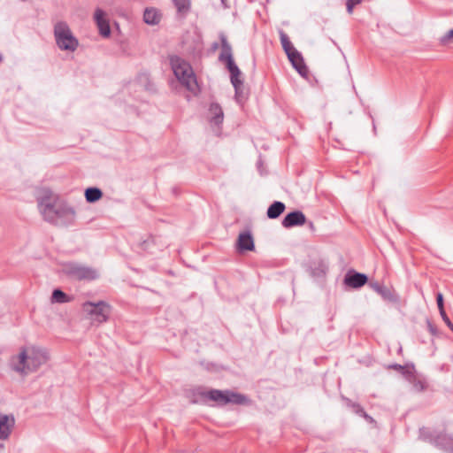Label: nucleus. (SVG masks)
<instances>
[{"label":"nucleus","mask_w":453,"mask_h":453,"mask_svg":"<svg viewBox=\"0 0 453 453\" xmlns=\"http://www.w3.org/2000/svg\"><path fill=\"white\" fill-rule=\"evenodd\" d=\"M49 359L46 350L33 347L27 352L26 348H22L17 357H12L11 365L13 371L20 374L34 372Z\"/></svg>","instance_id":"f257e3e1"},{"label":"nucleus","mask_w":453,"mask_h":453,"mask_svg":"<svg viewBox=\"0 0 453 453\" xmlns=\"http://www.w3.org/2000/svg\"><path fill=\"white\" fill-rule=\"evenodd\" d=\"M170 64L177 80L188 90L196 93L198 89V85L190 65L178 56L171 57Z\"/></svg>","instance_id":"f03ea898"},{"label":"nucleus","mask_w":453,"mask_h":453,"mask_svg":"<svg viewBox=\"0 0 453 453\" xmlns=\"http://www.w3.org/2000/svg\"><path fill=\"white\" fill-rule=\"evenodd\" d=\"M56 44L61 50L73 52L79 46L78 39L73 35L65 21H58L54 25Z\"/></svg>","instance_id":"7ed1b4c3"},{"label":"nucleus","mask_w":453,"mask_h":453,"mask_svg":"<svg viewBox=\"0 0 453 453\" xmlns=\"http://www.w3.org/2000/svg\"><path fill=\"white\" fill-rule=\"evenodd\" d=\"M82 310L93 323L97 324L107 322L111 312V305L104 301L85 302L82 304Z\"/></svg>","instance_id":"20e7f679"},{"label":"nucleus","mask_w":453,"mask_h":453,"mask_svg":"<svg viewBox=\"0 0 453 453\" xmlns=\"http://www.w3.org/2000/svg\"><path fill=\"white\" fill-rule=\"evenodd\" d=\"M206 395L207 402L213 401L219 405H226L227 403L242 405L248 403L249 402V399L246 395L233 392L231 390L222 391L219 389H211Z\"/></svg>","instance_id":"39448f33"},{"label":"nucleus","mask_w":453,"mask_h":453,"mask_svg":"<svg viewBox=\"0 0 453 453\" xmlns=\"http://www.w3.org/2000/svg\"><path fill=\"white\" fill-rule=\"evenodd\" d=\"M65 273L69 278L76 280H94L98 278L95 269L75 263L67 264Z\"/></svg>","instance_id":"423d86ee"},{"label":"nucleus","mask_w":453,"mask_h":453,"mask_svg":"<svg viewBox=\"0 0 453 453\" xmlns=\"http://www.w3.org/2000/svg\"><path fill=\"white\" fill-rule=\"evenodd\" d=\"M221 51L219 55V61L225 65L229 73L240 71L233 58V50L227 41L226 36L221 33L219 35Z\"/></svg>","instance_id":"0eeeda50"},{"label":"nucleus","mask_w":453,"mask_h":453,"mask_svg":"<svg viewBox=\"0 0 453 453\" xmlns=\"http://www.w3.org/2000/svg\"><path fill=\"white\" fill-rule=\"evenodd\" d=\"M54 200L49 196H44L38 200V207L43 219L52 224L57 222L58 206L54 205Z\"/></svg>","instance_id":"6e6552de"},{"label":"nucleus","mask_w":453,"mask_h":453,"mask_svg":"<svg viewBox=\"0 0 453 453\" xmlns=\"http://www.w3.org/2000/svg\"><path fill=\"white\" fill-rule=\"evenodd\" d=\"M167 246V241L161 235H150L140 243L141 249L150 254L163 250Z\"/></svg>","instance_id":"1a4fd4ad"},{"label":"nucleus","mask_w":453,"mask_h":453,"mask_svg":"<svg viewBox=\"0 0 453 453\" xmlns=\"http://www.w3.org/2000/svg\"><path fill=\"white\" fill-rule=\"evenodd\" d=\"M343 283L350 288L357 289L367 283L369 284L368 276L365 273H358L354 269H349L344 276Z\"/></svg>","instance_id":"9d476101"},{"label":"nucleus","mask_w":453,"mask_h":453,"mask_svg":"<svg viewBox=\"0 0 453 453\" xmlns=\"http://www.w3.org/2000/svg\"><path fill=\"white\" fill-rule=\"evenodd\" d=\"M230 81L234 88V99L242 104L247 99V93L244 88V81L241 70L230 73Z\"/></svg>","instance_id":"9b49d317"},{"label":"nucleus","mask_w":453,"mask_h":453,"mask_svg":"<svg viewBox=\"0 0 453 453\" xmlns=\"http://www.w3.org/2000/svg\"><path fill=\"white\" fill-rule=\"evenodd\" d=\"M369 287L381 296L384 301L396 303L399 302V296L392 288H388L379 281H370Z\"/></svg>","instance_id":"f8f14e48"},{"label":"nucleus","mask_w":453,"mask_h":453,"mask_svg":"<svg viewBox=\"0 0 453 453\" xmlns=\"http://www.w3.org/2000/svg\"><path fill=\"white\" fill-rule=\"evenodd\" d=\"M94 20L99 35L104 38H108L111 35V27L106 12L101 8H96L94 12Z\"/></svg>","instance_id":"ddd939ff"},{"label":"nucleus","mask_w":453,"mask_h":453,"mask_svg":"<svg viewBox=\"0 0 453 453\" xmlns=\"http://www.w3.org/2000/svg\"><path fill=\"white\" fill-rule=\"evenodd\" d=\"M75 220V211L67 205H58L55 225H71Z\"/></svg>","instance_id":"4468645a"},{"label":"nucleus","mask_w":453,"mask_h":453,"mask_svg":"<svg viewBox=\"0 0 453 453\" xmlns=\"http://www.w3.org/2000/svg\"><path fill=\"white\" fill-rule=\"evenodd\" d=\"M306 222V217L301 211H294L288 213L281 221V225L285 228L303 226Z\"/></svg>","instance_id":"2eb2a0df"},{"label":"nucleus","mask_w":453,"mask_h":453,"mask_svg":"<svg viewBox=\"0 0 453 453\" xmlns=\"http://www.w3.org/2000/svg\"><path fill=\"white\" fill-rule=\"evenodd\" d=\"M288 58L292 64L293 67L297 71V73L304 78H307L309 75V70L306 66L303 58L302 54L297 50L291 51L290 54L288 55Z\"/></svg>","instance_id":"dca6fc26"},{"label":"nucleus","mask_w":453,"mask_h":453,"mask_svg":"<svg viewBox=\"0 0 453 453\" xmlns=\"http://www.w3.org/2000/svg\"><path fill=\"white\" fill-rule=\"evenodd\" d=\"M15 425V418L12 415L0 414V440L9 438Z\"/></svg>","instance_id":"f3484780"},{"label":"nucleus","mask_w":453,"mask_h":453,"mask_svg":"<svg viewBox=\"0 0 453 453\" xmlns=\"http://www.w3.org/2000/svg\"><path fill=\"white\" fill-rule=\"evenodd\" d=\"M434 446L449 453H453V436L442 432L438 433Z\"/></svg>","instance_id":"a211bd4d"},{"label":"nucleus","mask_w":453,"mask_h":453,"mask_svg":"<svg viewBox=\"0 0 453 453\" xmlns=\"http://www.w3.org/2000/svg\"><path fill=\"white\" fill-rule=\"evenodd\" d=\"M237 247L240 251H252L255 249L254 240L250 232L241 233L237 240Z\"/></svg>","instance_id":"6ab92c4d"},{"label":"nucleus","mask_w":453,"mask_h":453,"mask_svg":"<svg viewBox=\"0 0 453 453\" xmlns=\"http://www.w3.org/2000/svg\"><path fill=\"white\" fill-rule=\"evenodd\" d=\"M209 121L211 125L219 126L224 120V112L218 103H211L209 107Z\"/></svg>","instance_id":"aec40b11"},{"label":"nucleus","mask_w":453,"mask_h":453,"mask_svg":"<svg viewBox=\"0 0 453 453\" xmlns=\"http://www.w3.org/2000/svg\"><path fill=\"white\" fill-rule=\"evenodd\" d=\"M207 393L208 391H205L202 387H196L188 390L187 396L190 399V402L193 403H197L200 402L206 403Z\"/></svg>","instance_id":"412c9836"},{"label":"nucleus","mask_w":453,"mask_h":453,"mask_svg":"<svg viewBox=\"0 0 453 453\" xmlns=\"http://www.w3.org/2000/svg\"><path fill=\"white\" fill-rule=\"evenodd\" d=\"M161 18V12L154 7H148L143 12V20L148 25H157Z\"/></svg>","instance_id":"4be33fe9"},{"label":"nucleus","mask_w":453,"mask_h":453,"mask_svg":"<svg viewBox=\"0 0 453 453\" xmlns=\"http://www.w3.org/2000/svg\"><path fill=\"white\" fill-rule=\"evenodd\" d=\"M284 203L274 201L267 209L266 215L270 219H278L285 211Z\"/></svg>","instance_id":"5701e85b"},{"label":"nucleus","mask_w":453,"mask_h":453,"mask_svg":"<svg viewBox=\"0 0 453 453\" xmlns=\"http://www.w3.org/2000/svg\"><path fill=\"white\" fill-rule=\"evenodd\" d=\"M388 369L400 372L406 380L413 379V372L415 371L414 365H402L399 364H391L388 366Z\"/></svg>","instance_id":"b1692460"},{"label":"nucleus","mask_w":453,"mask_h":453,"mask_svg":"<svg viewBox=\"0 0 453 453\" xmlns=\"http://www.w3.org/2000/svg\"><path fill=\"white\" fill-rule=\"evenodd\" d=\"M436 433L435 431L430 429L429 427L423 426L418 430V438L424 441L429 442L434 445L436 441Z\"/></svg>","instance_id":"393cba45"},{"label":"nucleus","mask_w":453,"mask_h":453,"mask_svg":"<svg viewBox=\"0 0 453 453\" xmlns=\"http://www.w3.org/2000/svg\"><path fill=\"white\" fill-rule=\"evenodd\" d=\"M103 196V192L100 188L90 187L85 190V198L88 203H96Z\"/></svg>","instance_id":"a878e982"},{"label":"nucleus","mask_w":453,"mask_h":453,"mask_svg":"<svg viewBox=\"0 0 453 453\" xmlns=\"http://www.w3.org/2000/svg\"><path fill=\"white\" fill-rule=\"evenodd\" d=\"M279 35H280V40L281 46H282L285 53L287 54V56L288 54H290L291 51L293 52L294 50H296L291 43L288 35L283 30H280Z\"/></svg>","instance_id":"bb28decb"},{"label":"nucleus","mask_w":453,"mask_h":453,"mask_svg":"<svg viewBox=\"0 0 453 453\" xmlns=\"http://www.w3.org/2000/svg\"><path fill=\"white\" fill-rule=\"evenodd\" d=\"M71 298L61 289H54L51 296V302L58 303H65L70 302Z\"/></svg>","instance_id":"cd10ccee"},{"label":"nucleus","mask_w":453,"mask_h":453,"mask_svg":"<svg viewBox=\"0 0 453 453\" xmlns=\"http://www.w3.org/2000/svg\"><path fill=\"white\" fill-rule=\"evenodd\" d=\"M178 13L186 14L190 10V0H173Z\"/></svg>","instance_id":"c85d7f7f"},{"label":"nucleus","mask_w":453,"mask_h":453,"mask_svg":"<svg viewBox=\"0 0 453 453\" xmlns=\"http://www.w3.org/2000/svg\"><path fill=\"white\" fill-rule=\"evenodd\" d=\"M311 267L312 276L320 277L326 273L327 267L323 262L314 263Z\"/></svg>","instance_id":"c756f323"},{"label":"nucleus","mask_w":453,"mask_h":453,"mask_svg":"<svg viewBox=\"0 0 453 453\" xmlns=\"http://www.w3.org/2000/svg\"><path fill=\"white\" fill-rule=\"evenodd\" d=\"M407 380L412 384L414 390L417 392H422L426 388V382L425 380L418 379L415 374V371L413 372V379Z\"/></svg>","instance_id":"7c9ffc66"},{"label":"nucleus","mask_w":453,"mask_h":453,"mask_svg":"<svg viewBox=\"0 0 453 453\" xmlns=\"http://www.w3.org/2000/svg\"><path fill=\"white\" fill-rule=\"evenodd\" d=\"M346 403H347V406L350 407L356 414H357L359 416H362L363 414H365V411L358 403H354L350 399H346Z\"/></svg>","instance_id":"2f4dec72"},{"label":"nucleus","mask_w":453,"mask_h":453,"mask_svg":"<svg viewBox=\"0 0 453 453\" xmlns=\"http://www.w3.org/2000/svg\"><path fill=\"white\" fill-rule=\"evenodd\" d=\"M436 303H437L438 309L440 311V314L444 313L445 310H444V305H443V296L440 292L436 294Z\"/></svg>","instance_id":"473e14b6"},{"label":"nucleus","mask_w":453,"mask_h":453,"mask_svg":"<svg viewBox=\"0 0 453 453\" xmlns=\"http://www.w3.org/2000/svg\"><path fill=\"white\" fill-rule=\"evenodd\" d=\"M360 3H361V0H347L346 1L347 12L349 14H351L353 12L354 6Z\"/></svg>","instance_id":"72a5a7b5"},{"label":"nucleus","mask_w":453,"mask_h":453,"mask_svg":"<svg viewBox=\"0 0 453 453\" xmlns=\"http://www.w3.org/2000/svg\"><path fill=\"white\" fill-rule=\"evenodd\" d=\"M452 38H453V28L450 29L445 35H443L441 38V42L442 44H447L451 41Z\"/></svg>","instance_id":"f704fd0d"},{"label":"nucleus","mask_w":453,"mask_h":453,"mask_svg":"<svg viewBox=\"0 0 453 453\" xmlns=\"http://www.w3.org/2000/svg\"><path fill=\"white\" fill-rule=\"evenodd\" d=\"M441 316L443 321L449 326V328L453 332V323L450 321L449 318L446 314V311L444 313H441Z\"/></svg>","instance_id":"c9c22d12"},{"label":"nucleus","mask_w":453,"mask_h":453,"mask_svg":"<svg viewBox=\"0 0 453 453\" xmlns=\"http://www.w3.org/2000/svg\"><path fill=\"white\" fill-rule=\"evenodd\" d=\"M361 417H363L370 424L375 423L374 418L372 416H370L369 414H367L366 411H365V414H363Z\"/></svg>","instance_id":"e433bc0d"},{"label":"nucleus","mask_w":453,"mask_h":453,"mask_svg":"<svg viewBox=\"0 0 453 453\" xmlns=\"http://www.w3.org/2000/svg\"><path fill=\"white\" fill-rule=\"evenodd\" d=\"M428 329L430 331V333L433 334V335H435L437 334V329L436 327L430 322H428Z\"/></svg>","instance_id":"4c0bfd02"},{"label":"nucleus","mask_w":453,"mask_h":453,"mask_svg":"<svg viewBox=\"0 0 453 453\" xmlns=\"http://www.w3.org/2000/svg\"><path fill=\"white\" fill-rule=\"evenodd\" d=\"M221 2V5L224 9H227L229 8V5H228V3H227V0H220Z\"/></svg>","instance_id":"58836bf2"},{"label":"nucleus","mask_w":453,"mask_h":453,"mask_svg":"<svg viewBox=\"0 0 453 453\" xmlns=\"http://www.w3.org/2000/svg\"><path fill=\"white\" fill-rule=\"evenodd\" d=\"M218 46H219V45H218V43H217V42L213 43V45H212L213 49H217V48H218Z\"/></svg>","instance_id":"ea45409f"},{"label":"nucleus","mask_w":453,"mask_h":453,"mask_svg":"<svg viewBox=\"0 0 453 453\" xmlns=\"http://www.w3.org/2000/svg\"><path fill=\"white\" fill-rule=\"evenodd\" d=\"M312 227H313V223L310 222V228H312Z\"/></svg>","instance_id":"a19ab883"},{"label":"nucleus","mask_w":453,"mask_h":453,"mask_svg":"<svg viewBox=\"0 0 453 453\" xmlns=\"http://www.w3.org/2000/svg\"><path fill=\"white\" fill-rule=\"evenodd\" d=\"M3 61V57L2 55L0 54V63Z\"/></svg>","instance_id":"79ce46f5"}]
</instances>
